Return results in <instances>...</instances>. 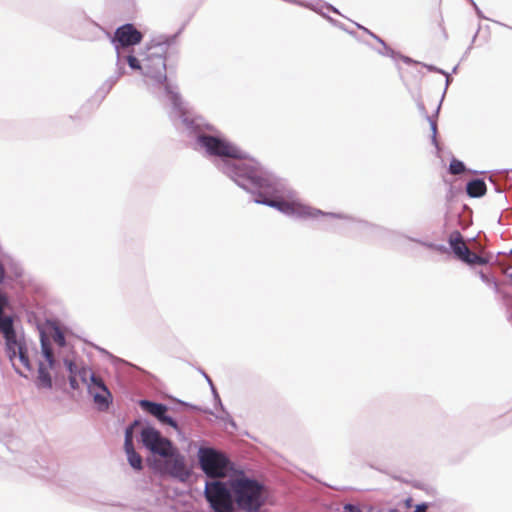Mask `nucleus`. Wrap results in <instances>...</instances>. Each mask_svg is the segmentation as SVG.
<instances>
[{
    "mask_svg": "<svg viewBox=\"0 0 512 512\" xmlns=\"http://www.w3.org/2000/svg\"><path fill=\"white\" fill-rule=\"evenodd\" d=\"M466 192L472 198L482 197L486 193V184L482 179H473L466 185Z\"/></svg>",
    "mask_w": 512,
    "mask_h": 512,
    "instance_id": "obj_17",
    "label": "nucleus"
},
{
    "mask_svg": "<svg viewBox=\"0 0 512 512\" xmlns=\"http://www.w3.org/2000/svg\"><path fill=\"white\" fill-rule=\"evenodd\" d=\"M87 391L93 398L98 410L107 411L109 409L112 404L113 397L101 377L96 376L93 378V381L89 382L87 385Z\"/></svg>",
    "mask_w": 512,
    "mask_h": 512,
    "instance_id": "obj_10",
    "label": "nucleus"
},
{
    "mask_svg": "<svg viewBox=\"0 0 512 512\" xmlns=\"http://www.w3.org/2000/svg\"><path fill=\"white\" fill-rule=\"evenodd\" d=\"M479 277L480 279L484 282V283H487L489 284L491 282V279L489 278L488 275H486L484 272L480 271L479 272Z\"/></svg>",
    "mask_w": 512,
    "mask_h": 512,
    "instance_id": "obj_37",
    "label": "nucleus"
},
{
    "mask_svg": "<svg viewBox=\"0 0 512 512\" xmlns=\"http://www.w3.org/2000/svg\"><path fill=\"white\" fill-rule=\"evenodd\" d=\"M448 243L455 256L468 265H485L488 260L474 252L466 245L462 234L455 230L450 233Z\"/></svg>",
    "mask_w": 512,
    "mask_h": 512,
    "instance_id": "obj_8",
    "label": "nucleus"
},
{
    "mask_svg": "<svg viewBox=\"0 0 512 512\" xmlns=\"http://www.w3.org/2000/svg\"><path fill=\"white\" fill-rule=\"evenodd\" d=\"M466 170L464 163L457 159H452L449 165V173L452 175H459Z\"/></svg>",
    "mask_w": 512,
    "mask_h": 512,
    "instance_id": "obj_25",
    "label": "nucleus"
},
{
    "mask_svg": "<svg viewBox=\"0 0 512 512\" xmlns=\"http://www.w3.org/2000/svg\"><path fill=\"white\" fill-rule=\"evenodd\" d=\"M434 250L440 253H446L448 251L447 247L442 244H435Z\"/></svg>",
    "mask_w": 512,
    "mask_h": 512,
    "instance_id": "obj_36",
    "label": "nucleus"
},
{
    "mask_svg": "<svg viewBox=\"0 0 512 512\" xmlns=\"http://www.w3.org/2000/svg\"><path fill=\"white\" fill-rule=\"evenodd\" d=\"M175 448L176 447H174V445L169 439L161 435L160 440L155 442V449H151L150 452L154 455H159L163 458L167 457L169 453L172 452Z\"/></svg>",
    "mask_w": 512,
    "mask_h": 512,
    "instance_id": "obj_19",
    "label": "nucleus"
},
{
    "mask_svg": "<svg viewBox=\"0 0 512 512\" xmlns=\"http://www.w3.org/2000/svg\"><path fill=\"white\" fill-rule=\"evenodd\" d=\"M15 351H16V355L13 357V359L15 357H18L20 362L22 363V365L25 368H27L28 370H31L32 367H31L30 362H29V358H28V355H27L26 348L21 343L17 342V346L15 348Z\"/></svg>",
    "mask_w": 512,
    "mask_h": 512,
    "instance_id": "obj_23",
    "label": "nucleus"
},
{
    "mask_svg": "<svg viewBox=\"0 0 512 512\" xmlns=\"http://www.w3.org/2000/svg\"><path fill=\"white\" fill-rule=\"evenodd\" d=\"M162 434L156 428L150 425H145L140 431V442L149 451L155 449V442L160 440Z\"/></svg>",
    "mask_w": 512,
    "mask_h": 512,
    "instance_id": "obj_14",
    "label": "nucleus"
},
{
    "mask_svg": "<svg viewBox=\"0 0 512 512\" xmlns=\"http://www.w3.org/2000/svg\"><path fill=\"white\" fill-rule=\"evenodd\" d=\"M359 28H362L364 31H366L368 34H370L375 40H377L382 46H383V49L382 50H378V53L379 54H382V55H385V56H389L391 58H395L396 56V53L386 45V43L380 38L378 37L377 35H375L374 33L370 32L368 29L358 25Z\"/></svg>",
    "mask_w": 512,
    "mask_h": 512,
    "instance_id": "obj_24",
    "label": "nucleus"
},
{
    "mask_svg": "<svg viewBox=\"0 0 512 512\" xmlns=\"http://www.w3.org/2000/svg\"><path fill=\"white\" fill-rule=\"evenodd\" d=\"M508 310H509V313H510V317H511V321H512V300H510L508 303Z\"/></svg>",
    "mask_w": 512,
    "mask_h": 512,
    "instance_id": "obj_41",
    "label": "nucleus"
},
{
    "mask_svg": "<svg viewBox=\"0 0 512 512\" xmlns=\"http://www.w3.org/2000/svg\"><path fill=\"white\" fill-rule=\"evenodd\" d=\"M77 378L78 377H69V385L73 390H78L80 387Z\"/></svg>",
    "mask_w": 512,
    "mask_h": 512,
    "instance_id": "obj_31",
    "label": "nucleus"
},
{
    "mask_svg": "<svg viewBox=\"0 0 512 512\" xmlns=\"http://www.w3.org/2000/svg\"><path fill=\"white\" fill-rule=\"evenodd\" d=\"M424 66L431 72H436V73H440V74H446V71H444L443 69H440L436 66H433V65H428V64H424Z\"/></svg>",
    "mask_w": 512,
    "mask_h": 512,
    "instance_id": "obj_32",
    "label": "nucleus"
},
{
    "mask_svg": "<svg viewBox=\"0 0 512 512\" xmlns=\"http://www.w3.org/2000/svg\"><path fill=\"white\" fill-rule=\"evenodd\" d=\"M102 27L94 21L85 19L80 24L79 37L84 40L94 41L99 38Z\"/></svg>",
    "mask_w": 512,
    "mask_h": 512,
    "instance_id": "obj_15",
    "label": "nucleus"
},
{
    "mask_svg": "<svg viewBox=\"0 0 512 512\" xmlns=\"http://www.w3.org/2000/svg\"><path fill=\"white\" fill-rule=\"evenodd\" d=\"M125 64H127L132 70L140 71L143 75V59L140 60L133 54L122 51L121 57L119 58V56H117L115 74L104 84V86L107 87V90H110L118 79L126 73Z\"/></svg>",
    "mask_w": 512,
    "mask_h": 512,
    "instance_id": "obj_11",
    "label": "nucleus"
},
{
    "mask_svg": "<svg viewBox=\"0 0 512 512\" xmlns=\"http://www.w3.org/2000/svg\"><path fill=\"white\" fill-rule=\"evenodd\" d=\"M440 106H441V103L438 105L437 109H436V114H438L439 110H440Z\"/></svg>",
    "mask_w": 512,
    "mask_h": 512,
    "instance_id": "obj_47",
    "label": "nucleus"
},
{
    "mask_svg": "<svg viewBox=\"0 0 512 512\" xmlns=\"http://www.w3.org/2000/svg\"><path fill=\"white\" fill-rule=\"evenodd\" d=\"M6 279V268H5V262L2 263L0 261V284H3Z\"/></svg>",
    "mask_w": 512,
    "mask_h": 512,
    "instance_id": "obj_30",
    "label": "nucleus"
},
{
    "mask_svg": "<svg viewBox=\"0 0 512 512\" xmlns=\"http://www.w3.org/2000/svg\"><path fill=\"white\" fill-rule=\"evenodd\" d=\"M141 420L135 419L126 429L124 437V448L133 447L134 429L141 426Z\"/></svg>",
    "mask_w": 512,
    "mask_h": 512,
    "instance_id": "obj_21",
    "label": "nucleus"
},
{
    "mask_svg": "<svg viewBox=\"0 0 512 512\" xmlns=\"http://www.w3.org/2000/svg\"><path fill=\"white\" fill-rule=\"evenodd\" d=\"M7 304V297L0 291V314L4 313V309Z\"/></svg>",
    "mask_w": 512,
    "mask_h": 512,
    "instance_id": "obj_29",
    "label": "nucleus"
},
{
    "mask_svg": "<svg viewBox=\"0 0 512 512\" xmlns=\"http://www.w3.org/2000/svg\"><path fill=\"white\" fill-rule=\"evenodd\" d=\"M139 405L143 410L154 416L159 422L172 427L179 435H181V430L176 420L167 415L168 407L166 405L146 399L140 400Z\"/></svg>",
    "mask_w": 512,
    "mask_h": 512,
    "instance_id": "obj_12",
    "label": "nucleus"
},
{
    "mask_svg": "<svg viewBox=\"0 0 512 512\" xmlns=\"http://www.w3.org/2000/svg\"><path fill=\"white\" fill-rule=\"evenodd\" d=\"M166 90L171 98L170 119L177 128L195 137V149L213 159L217 169L240 188L255 187L252 179L264 175L263 165L249 157L203 117L195 115L171 86H167Z\"/></svg>",
    "mask_w": 512,
    "mask_h": 512,
    "instance_id": "obj_1",
    "label": "nucleus"
},
{
    "mask_svg": "<svg viewBox=\"0 0 512 512\" xmlns=\"http://www.w3.org/2000/svg\"><path fill=\"white\" fill-rule=\"evenodd\" d=\"M469 1H470V3L473 5V7L475 8L476 13L478 14V16L483 17V16H482V12H481V10L478 8V6L476 5V3H475L473 0H469Z\"/></svg>",
    "mask_w": 512,
    "mask_h": 512,
    "instance_id": "obj_40",
    "label": "nucleus"
},
{
    "mask_svg": "<svg viewBox=\"0 0 512 512\" xmlns=\"http://www.w3.org/2000/svg\"><path fill=\"white\" fill-rule=\"evenodd\" d=\"M429 507L428 503H421L416 505L414 512H427V509Z\"/></svg>",
    "mask_w": 512,
    "mask_h": 512,
    "instance_id": "obj_34",
    "label": "nucleus"
},
{
    "mask_svg": "<svg viewBox=\"0 0 512 512\" xmlns=\"http://www.w3.org/2000/svg\"><path fill=\"white\" fill-rule=\"evenodd\" d=\"M52 338L59 347H64L66 345L65 335L59 327L54 328Z\"/></svg>",
    "mask_w": 512,
    "mask_h": 512,
    "instance_id": "obj_27",
    "label": "nucleus"
},
{
    "mask_svg": "<svg viewBox=\"0 0 512 512\" xmlns=\"http://www.w3.org/2000/svg\"><path fill=\"white\" fill-rule=\"evenodd\" d=\"M204 494L213 512H235V505L246 512H258L266 500L264 485L243 473L226 482H206Z\"/></svg>",
    "mask_w": 512,
    "mask_h": 512,
    "instance_id": "obj_2",
    "label": "nucleus"
},
{
    "mask_svg": "<svg viewBox=\"0 0 512 512\" xmlns=\"http://www.w3.org/2000/svg\"><path fill=\"white\" fill-rule=\"evenodd\" d=\"M265 175L252 179L255 187H244L243 189L255 196L254 202L276 208L285 215L297 218H316L327 216L331 218L355 221L349 215L341 213L324 212L320 209L304 205L294 201L295 192L288 186L287 182L277 177L273 172L262 166Z\"/></svg>",
    "mask_w": 512,
    "mask_h": 512,
    "instance_id": "obj_3",
    "label": "nucleus"
},
{
    "mask_svg": "<svg viewBox=\"0 0 512 512\" xmlns=\"http://www.w3.org/2000/svg\"><path fill=\"white\" fill-rule=\"evenodd\" d=\"M97 375L87 365L81 364L78 371V378L86 386L93 381Z\"/></svg>",
    "mask_w": 512,
    "mask_h": 512,
    "instance_id": "obj_22",
    "label": "nucleus"
},
{
    "mask_svg": "<svg viewBox=\"0 0 512 512\" xmlns=\"http://www.w3.org/2000/svg\"><path fill=\"white\" fill-rule=\"evenodd\" d=\"M411 241H415L419 244H421L422 246L424 247H427L429 249H433L434 250V247H435V244L432 243V242H424V241H421V240H416V239H413V238H409Z\"/></svg>",
    "mask_w": 512,
    "mask_h": 512,
    "instance_id": "obj_33",
    "label": "nucleus"
},
{
    "mask_svg": "<svg viewBox=\"0 0 512 512\" xmlns=\"http://www.w3.org/2000/svg\"><path fill=\"white\" fill-rule=\"evenodd\" d=\"M198 461L201 470L210 478H223L232 469L226 455L211 447L199 448Z\"/></svg>",
    "mask_w": 512,
    "mask_h": 512,
    "instance_id": "obj_5",
    "label": "nucleus"
},
{
    "mask_svg": "<svg viewBox=\"0 0 512 512\" xmlns=\"http://www.w3.org/2000/svg\"><path fill=\"white\" fill-rule=\"evenodd\" d=\"M411 501H412V499H411V498H408V499L406 500V505H407L408 507H410V506H411Z\"/></svg>",
    "mask_w": 512,
    "mask_h": 512,
    "instance_id": "obj_44",
    "label": "nucleus"
},
{
    "mask_svg": "<svg viewBox=\"0 0 512 512\" xmlns=\"http://www.w3.org/2000/svg\"><path fill=\"white\" fill-rule=\"evenodd\" d=\"M457 69H458V66H455L452 70V73H456L457 72Z\"/></svg>",
    "mask_w": 512,
    "mask_h": 512,
    "instance_id": "obj_45",
    "label": "nucleus"
},
{
    "mask_svg": "<svg viewBox=\"0 0 512 512\" xmlns=\"http://www.w3.org/2000/svg\"><path fill=\"white\" fill-rule=\"evenodd\" d=\"M402 59L404 60V62L406 63H411L412 60L409 58V57H406V56H403Z\"/></svg>",
    "mask_w": 512,
    "mask_h": 512,
    "instance_id": "obj_43",
    "label": "nucleus"
},
{
    "mask_svg": "<svg viewBox=\"0 0 512 512\" xmlns=\"http://www.w3.org/2000/svg\"><path fill=\"white\" fill-rule=\"evenodd\" d=\"M509 276H510V278L512 279V272H511V273H509Z\"/></svg>",
    "mask_w": 512,
    "mask_h": 512,
    "instance_id": "obj_48",
    "label": "nucleus"
},
{
    "mask_svg": "<svg viewBox=\"0 0 512 512\" xmlns=\"http://www.w3.org/2000/svg\"><path fill=\"white\" fill-rule=\"evenodd\" d=\"M124 449L130 466L136 470H141L143 467L142 457L135 451L134 446Z\"/></svg>",
    "mask_w": 512,
    "mask_h": 512,
    "instance_id": "obj_20",
    "label": "nucleus"
},
{
    "mask_svg": "<svg viewBox=\"0 0 512 512\" xmlns=\"http://www.w3.org/2000/svg\"><path fill=\"white\" fill-rule=\"evenodd\" d=\"M63 363L69 373V377H78L79 364L68 358H64Z\"/></svg>",
    "mask_w": 512,
    "mask_h": 512,
    "instance_id": "obj_26",
    "label": "nucleus"
},
{
    "mask_svg": "<svg viewBox=\"0 0 512 512\" xmlns=\"http://www.w3.org/2000/svg\"><path fill=\"white\" fill-rule=\"evenodd\" d=\"M445 77H446V82H445V89H444V92H443V95H445L447 89H448V86L450 85L452 79L450 77V75L446 72V74H443ZM444 96H442L443 98Z\"/></svg>",
    "mask_w": 512,
    "mask_h": 512,
    "instance_id": "obj_35",
    "label": "nucleus"
},
{
    "mask_svg": "<svg viewBox=\"0 0 512 512\" xmlns=\"http://www.w3.org/2000/svg\"><path fill=\"white\" fill-rule=\"evenodd\" d=\"M469 1H470V3L473 5V7L475 8L476 13L478 14V16L483 17V16H482V12H481V10L478 8V6L476 5V3H475L473 0H469Z\"/></svg>",
    "mask_w": 512,
    "mask_h": 512,
    "instance_id": "obj_39",
    "label": "nucleus"
},
{
    "mask_svg": "<svg viewBox=\"0 0 512 512\" xmlns=\"http://www.w3.org/2000/svg\"><path fill=\"white\" fill-rule=\"evenodd\" d=\"M0 333L3 334L6 343V350L10 360L16 355L17 336L11 316L0 314Z\"/></svg>",
    "mask_w": 512,
    "mask_h": 512,
    "instance_id": "obj_13",
    "label": "nucleus"
},
{
    "mask_svg": "<svg viewBox=\"0 0 512 512\" xmlns=\"http://www.w3.org/2000/svg\"><path fill=\"white\" fill-rule=\"evenodd\" d=\"M427 120L429 121L430 128L432 131V143L437 147L438 143H437V138H436V134H437L436 120H434L431 116H427Z\"/></svg>",
    "mask_w": 512,
    "mask_h": 512,
    "instance_id": "obj_28",
    "label": "nucleus"
},
{
    "mask_svg": "<svg viewBox=\"0 0 512 512\" xmlns=\"http://www.w3.org/2000/svg\"><path fill=\"white\" fill-rule=\"evenodd\" d=\"M6 271L14 279H19L24 276V268L22 264L10 255H3Z\"/></svg>",
    "mask_w": 512,
    "mask_h": 512,
    "instance_id": "obj_16",
    "label": "nucleus"
},
{
    "mask_svg": "<svg viewBox=\"0 0 512 512\" xmlns=\"http://www.w3.org/2000/svg\"><path fill=\"white\" fill-rule=\"evenodd\" d=\"M41 353L46 360V363L39 362L37 378L35 384L39 389H52L53 381L52 376L49 370L54 373L56 379L60 377V373L58 371L60 367V362L55 358L53 349L47 337L41 333Z\"/></svg>",
    "mask_w": 512,
    "mask_h": 512,
    "instance_id": "obj_6",
    "label": "nucleus"
},
{
    "mask_svg": "<svg viewBox=\"0 0 512 512\" xmlns=\"http://www.w3.org/2000/svg\"><path fill=\"white\" fill-rule=\"evenodd\" d=\"M143 35L133 24H124L116 29L111 42L116 51V56L121 57V52L126 51L130 47L139 44Z\"/></svg>",
    "mask_w": 512,
    "mask_h": 512,
    "instance_id": "obj_9",
    "label": "nucleus"
},
{
    "mask_svg": "<svg viewBox=\"0 0 512 512\" xmlns=\"http://www.w3.org/2000/svg\"><path fill=\"white\" fill-rule=\"evenodd\" d=\"M177 34L159 35L147 44L146 52L143 58V76L147 83L162 85L168 100L171 102L170 95L166 87L171 86L172 90L179 95L176 87L167 82L166 54L169 48L175 44Z\"/></svg>",
    "mask_w": 512,
    "mask_h": 512,
    "instance_id": "obj_4",
    "label": "nucleus"
},
{
    "mask_svg": "<svg viewBox=\"0 0 512 512\" xmlns=\"http://www.w3.org/2000/svg\"><path fill=\"white\" fill-rule=\"evenodd\" d=\"M161 464V472L180 482H186L191 476V469L186 463V458L177 448L169 453Z\"/></svg>",
    "mask_w": 512,
    "mask_h": 512,
    "instance_id": "obj_7",
    "label": "nucleus"
},
{
    "mask_svg": "<svg viewBox=\"0 0 512 512\" xmlns=\"http://www.w3.org/2000/svg\"><path fill=\"white\" fill-rule=\"evenodd\" d=\"M303 7H306L308 9L313 10L316 13L321 14L322 16L326 17L330 22H334V20L331 17L326 16V13H325L324 10L332 11L334 13L339 14V11H338L337 8H335L334 6H332V5L328 4V3H323V2H320V1H318V2H304Z\"/></svg>",
    "mask_w": 512,
    "mask_h": 512,
    "instance_id": "obj_18",
    "label": "nucleus"
},
{
    "mask_svg": "<svg viewBox=\"0 0 512 512\" xmlns=\"http://www.w3.org/2000/svg\"><path fill=\"white\" fill-rule=\"evenodd\" d=\"M419 108H420L422 111H424V110H425V108H424V105H423V104H419Z\"/></svg>",
    "mask_w": 512,
    "mask_h": 512,
    "instance_id": "obj_46",
    "label": "nucleus"
},
{
    "mask_svg": "<svg viewBox=\"0 0 512 512\" xmlns=\"http://www.w3.org/2000/svg\"><path fill=\"white\" fill-rule=\"evenodd\" d=\"M359 225H361L362 227H370V225L365 222V221H361V220H358L356 221Z\"/></svg>",
    "mask_w": 512,
    "mask_h": 512,
    "instance_id": "obj_42",
    "label": "nucleus"
},
{
    "mask_svg": "<svg viewBox=\"0 0 512 512\" xmlns=\"http://www.w3.org/2000/svg\"><path fill=\"white\" fill-rule=\"evenodd\" d=\"M204 376H205V378L207 379L208 383L211 385V387H212V390H213V393H214L215 397L217 398V400H218V401H220L219 396L217 395V393H216V391H215V389H214V387H213V384H212L211 379H210L206 374H204ZM219 405L222 407L221 402H219Z\"/></svg>",
    "mask_w": 512,
    "mask_h": 512,
    "instance_id": "obj_38",
    "label": "nucleus"
}]
</instances>
